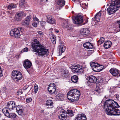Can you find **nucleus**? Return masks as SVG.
Masks as SVG:
<instances>
[{
    "label": "nucleus",
    "mask_w": 120,
    "mask_h": 120,
    "mask_svg": "<svg viewBox=\"0 0 120 120\" xmlns=\"http://www.w3.org/2000/svg\"><path fill=\"white\" fill-rule=\"evenodd\" d=\"M104 109L108 115H120V106L113 100L105 101L104 104Z\"/></svg>",
    "instance_id": "obj_1"
},
{
    "label": "nucleus",
    "mask_w": 120,
    "mask_h": 120,
    "mask_svg": "<svg viewBox=\"0 0 120 120\" xmlns=\"http://www.w3.org/2000/svg\"><path fill=\"white\" fill-rule=\"evenodd\" d=\"M32 51L37 52L38 55L40 56L44 57L45 56H47L49 54L48 50L46 49L45 47L40 44L32 43Z\"/></svg>",
    "instance_id": "obj_2"
},
{
    "label": "nucleus",
    "mask_w": 120,
    "mask_h": 120,
    "mask_svg": "<svg viewBox=\"0 0 120 120\" xmlns=\"http://www.w3.org/2000/svg\"><path fill=\"white\" fill-rule=\"evenodd\" d=\"M80 94V91L77 89H72L67 93V98L71 101L76 102L78 100Z\"/></svg>",
    "instance_id": "obj_3"
},
{
    "label": "nucleus",
    "mask_w": 120,
    "mask_h": 120,
    "mask_svg": "<svg viewBox=\"0 0 120 120\" xmlns=\"http://www.w3.org/2000/svg\"><path fill=\"white\" fill-rule=\"evenodd\" d=\"M110 7L107 9L108 14L109 15L114 13L120 7V0H111L110 3Z\"/></svg>",
    "instance_id": "obj_4"
},
{
    "label": "nucleus",
    "mask_w": 120,
    "mask_h": 120,
    "mask_svg": "<svg viewBox=\"0 0 120 120\" xmlns=\"http://www.w3.org/2000/svg\"><path fill=\"white\" fill-rule=\"evenodd\" d=\"M12 78L15 81H18L22 78V76L20 71L17 70H13L11 73Z\"/></svg>",
    "instance_id": "obj_5"
},
{
    "label": "nucleus",
    "mask_w": 120,
    "mask_h": 120,
    "mask_svg": "<svg viewBox=\"0 0 120 120\" xmlns=\"http://www.w3.org/2000/svg\"><path fill=\"white\" fill-rule=\"evenodd\" d=\"M83 18L82 15H77L72 18L74 23L76 24H81V25L84 24L85 23H82Z\"/></svg>",
    "instance_id": "obj_6"
},
{
    "label": "nucleus",
    "mask_w": 120,
    "mask_h": 120,
    "mask_svg": "<svg viewBox=\"0 0 120 120\" xmlns=\"http://www.w3.org/2000/svg\"><path fill=\"white\" fill-rule=\"evenodd\" d=\"M71 69L74 73H82L83 71V67L79 64L72 66Z\"/></svg>",
    "instance_id": "obj_7"
},
{
    "label": "nucleus",
    "mask_w": 120,
    "mask_h": 120,
    "mask_svg": "<svg viewBox=\"0 0 120 120\" xmlns=\"http://www.w3.org/2000/svg\"><path fill=\"white\" fill-rule=\"evenodd\" d=\"M10 34L16 38H19L20 36L19 30L16 28L11 30L10 31Z\"/></svg>",
    "instance_id": "obj_8"
},
{
    "label": "nucleus",
    "mask_w": 120,
    "mask_h": 120,
    "mask_svg": "<svg viewBox=\"0 0 120 120\" xmlns=\"http://www.w3.org/2000/svg\"><path fill=\"white\" fill-rule=\"evenodd\" d=\"M110 72L115 77H118L120 75V72L119 70L115 68H112L109 70Z\"/></svg>",
    "instance_id": "obj_9"
},
{
    "label": "nucleus",
    "mask_w": 120,
    "mask_h": 120,
    "mask_svg": "<svg viewBox=\"0 0 120 120\" xmlns=\"http://www.w3.org/2000/svg\"><path fill=\"white\" fill-rule=\"evenodd\" d=\"M54 84L51 83L49 86L48 90L51 93H54L55 94L57 93V92H56V87L55 86H54Z\"/></svg>",
    "instance_id": "obj_10"
},
{
    "label": "nucleus",
    "mask_w": 120,
    "mask_h": 120,
    "mask_svg": "<svg viewBox=\"0 0 120 120\" xmlns=\"http://www.w3.org/2000/svg\"><path fill=\"white\" fill-rule=\"evenodd\" d=\"M24 13L22 11H19L17 12L15 15V20L19 21L21 19L22 17L24 15Z\"/></svg>",
    "instance_id": "obj_11"
},
{
    "label": "nucleus",
    "mask_w": 120,
    "mask_h": 120,
    "mask_svg": "<svg viewBox=\"0 0 120 120\" xmlns=\"http://www.w3.org/2000/svg\"><path fill=\"white\" fill-rule=\"evenodd\" d=\"M23 64L24 68L26 69L30 68L32 64L31 62L28 59L25 60L23 62Z\"/></svg>",
    "instance_id": "obj_12"
},
{
    "label": "nucleus",
    "mask_w": 120,
    "mask_h": 120,
    "mask_svg": "<svg viewBox=\"0 0 120 120\" xmlns=\"http://www.w3.org/2000/svg\"><path fill=\"white\" fill-rule=\"evenodd\" d=\"M15 107V103L14 101H12L8 103L7 106V108L11 110L13 109Z\"/></svg>",
    "instance_id": "obj_13"
},
{
    "label": "nucleus",
    "mask_w": 120,
    "mask_h": 120,
    "mask_svg": "<svg viewBox=\"0 0 120 120\" xmlns=\"http://www.w3.org/2000/svg\"><path fill=\"white\" fill-rule=\"evenodd\" d=\"M47 22L50 24H55L56 21L53 17L51 15L46 16Z\"/></svg>",
    "instance_id": "obj_14"
},
{
    "label": "nucleus",
    "mask_w": 120,
    "mask_h": 120,
    "mask_svg": "<svg viewBox=\"0 0 120 120\" xmlns=\"http://www.w3.org/2000/svg\"><path fill=\"white\" fill-rule=\"evenodd\" d=\"M83 46L85 48L87 49H93L94 48V46L91 43L89 42H86L84 43Z\"/></svg>",
    "instance_id": "obj_15"
},
{
    "label": "nucleus",
    "mask_w": 120,
    "mask_h": 120,
    "mask_svg": "<svg viewBox=\"0 0 120 120\" xmlns=\"http://www.w3.org/2000/svg\"><path fill=\"white\" fill-rule=\"evenodd\" d=\"M75 120H86V118L85 115L81 114L77 115Z\"/></svg>",
    "instance_id": "obj_16"
},
{
    "label": "nucleus",
    "mask_w": 120,
    "mask_h": 120,
    "mask_svg": "<svg viewBox=\"0 0 120 120\" xmlns=\"http://www.w3.org/2000/svg\"><path fill=\"white\" fill-rule=\"evenodd\" d=\"M65 111H63L61 115L58 116L60 120H66L67 117L68 116L66 115V112H64Z\"/></svg>",
    "instance_id": "obj_17"
},
{
    "label": "nucleus",
    "mask_w": 120,
    "mask_h": 120,
    "mask_svg": "<svg viewBox=\"0 0 120 120\" xmlns=\"http://www.w3.org/2000/svg\"><path fill=\"white\" fill-rule=\"evenodd\" d=\"M31 18V17L30 16H27L22 22V25L26 26H28L29 24Z\"/></svg>",
    "instance_id": "obj_18"
},
{
    "label": "nucleus",
    "mask_w": 120,
    "mask_h": 120,
    "mask_svg": "<svg viewBox=\"0 0 120 120\" xmlns=\"http://www.w3.org/2000/svg\"><path fill=\"white\" fill-rule=\"evenodd\" d=\"M101 15V12L99 11L96 14V16L94 17V18L92 19V20L94 21V19H95V21L96 22H99L100 20Z\"/></svg>",
    "instance_id": "obj_19"
},
{
    "label": "nucleus",
    "mask_w": 120,
    "mask_h": 120,
    "mask_svg": "<svg viewBox=\"0 0 120 120\" xmlns=\"http://www.w3.org/2000/svg\"><path fill=\"white\" fill-rule=\"evenodd\" d=\"M63 26L64 28H66L68 30H70L72 29L73 27L72 25L69 24L67 22H65L63 24Z\"/></svg>",
    "instance_id": "obj_20"
},
{
    "label": "nucleus",
    "mask_w": 120,
    "mask_h": 120,
    "mask_svg": "<svg viewBox=\"0 0 120 120\" xmlns=\"http://www.w3.org/2000/svg\"><path fill=\"white\" fill-rule=\"evenodd\" d=\"M104 69V66L102 65H100L98 64V66H97L93 70L94 71L96 72H99Z\"/></svg>",
    "instance_id": "obj_21"
},
{
    "label": "nucleus",
    "mask_w": 120,
    "mask_h": 120,
    "mask_svg": "<svg viewBox=\"0 0 120 120\" xmlns=\"http://www.w3.org/2000/svg\"><path fill=\"white\" fill-rule=\"evenodd\" d=\"M89 81L91 83L95 82L97 80L96 78L94 76L91 75L88 77Z\"/></svg>",
    "instance_id": "obj_22"
},
{
    "label": "nucleus",
    "mask_w": 120,
    "mask_h": 120,
    "mask_svg": "<svg viewBox=\"0 0 120 120\" xmlns=\"http://www.w3.org/2000/svg\"><path fill=\"white\" fill-rule=\"evenodd\" d=\"M111 42L110 41H108L105 42L103 46L105 49H107L109 48L111 46Z\"/></svg>",
    "instance_id": "obj_23"
},
{
    "label": "nucleus",
    "mask_w": 120,
    "mask_h": 120,
    "mask_svg": "<svg viewBox=\"0 0 120 120\" xmlns=\"http://www.w3.org/2000/svg\"><path fill=\"white\" fill-rule=\"evenodd\" d=\"M69 75L68 71L67 70H63L61 73V75L64 78L67 77Z\"/></svg>",
    "instance_id": "obj_24"
},
{
    "label": "nucleus",
    "mask_w": 120,
    "mask_h": 120,
    "mask_svg": "<svg viewBox=\"0 0 120 120\" xmlns=\"http://www.w3.org/2000/svg\"><path fill=\"white\" fill-rule=\"evenodd\" d=\"M102 90L101 86H97L95 90V93L96 94H99L102 92Z\"/></svg>",
    "instance_id": "obj_25"
},
{
    "label": "nucleus",
    "mask_w": 120,
    "mask_h": 120,
    "mask_svg": "<svg viewBox=\"0 0 120 120\" xmlns=\"http://www.w3.org/2000/svg\"><path fill=\"white\" fill-rule=\"evenodd\" d=\"M90 32V31L88 28H84L82 29L80 31V33L82 34V35H87Z\"/></svg>",
    "instance_id": "obj_26"
},
{
    "label": "nucleus",
    "mask_w": 120,
    "mask_h": 120,
    "mask_svg": "<svg viewBox=\"0 0 120 120\" xmlns=\"http://www.w3.org/2000/svg\"><path fill=\"white\" fill-rule=\"evenodd\" d=\"M71 79L72 82L73 83H77L78 81V77L76 75H74L71 77Z\"/></svg>",
    "instance_id": "obj_27"
},
{
    "label": "nucleus",
    "mask_w": 120,
    "mask_h": 120,
    "mask_svg": "<svg viewBox=\"0 0 120 120\" xmlns=\"http://www.w3.org/2000/svg\"><path fill=\"white\" fill-rule=\"evenodd\" d=\"M58 5L62 7L65 5V1L64 0H58L57 2Z\"/></svg>",
    "instance_id": "obj_28"
},
{
    "label": "nucleus",
    "mask_w": 120,
    "mask_h": 120,
    "mask_svg": "<svg viewBox=\"0 0 120 120\" xmlns=\"http://www.w3.org/2000/svg\"><path fill=\"white\" fill-rule=\"evenodd\" d=\"M56 97L58 100H62L63 99L64 97V95L63 94L59 93L57 94L56 96Z\"/></svg>",
    "instance_id": "obj_29"
},
{
    "label": "nucleus",
    "mask_w": 120,
    "mask_h": 120,
    "mask_svg": "<svg viewBox=\"0 0 120 120\" xmlns=\"http://www.w3.org/2000/svg\"><path fill=\"white\" fill-rule=\"evenodd\" d=\"M66 112V114H67L69 115L68 116H70V117H72L74 115V112H73L72 110H68L67 111V112Z\"/></svg>",
    "instance_id": "obj_30"
},
{
    "label": "nucleus",
    "mask_w": 120,
    "mask_h": 120,
    "mask_svg": "<svg viewBox=\"0 0 120 120\" xmlns=\"http://www.w3.org/2000/svg\"><path fill=\"white\" fill-rule=\"evenodd\" d=\"M59 47L60 52H61V53H63L65 51V46L64 45H59Z\"/></svg>",
    "instance_id": "obj_31"
},
{
    "label": "nucleus",
    "mask_w": 120,
    "mask_h": 120,
    "mask_svg": "<svg viewBox=\"0 0 120 120\" xmlns=\"http://www.w3.org/2000/svg\"><path fill=\"white\" fill-rule=\"evenodd\" d=\"M7 109V108H4L2 109V111L4 114L6 116H9V112H8V111Z\"/></svg>",
    "instance_id": "obj_32"
},
{
    "label": "nucleus",
    "mask_w": 120,
    "mask_h": 120,
    "mask_svg": "<svg viewBox=\"0 0 120 120\" xmlns=\"http://www.w3.org/2000/svg\"><path fill=\"white\" fill-rule=\"evenodd\" d=\"M53 103L52 101V100H48L46 101V105L47 106H52L53 105Z\"/></svg>",
    "instance_id": "obj_33"
},
{
    "label": "nucleus",
    "mask_w": 120,
    "mask_h": 120,
    "mask_svg": "<svg viewBox=\"0 0 120 120\" xmlns=\"http://www.w3.org/2000/svg\"><path fill=\"white\" fill-rule=\"evenodd\" d=\"M98 64L95 62H92L90 63L91 67H92L93 70L94 69V68H95L97 66H98Z\"/></svg>",
    "instance_id": "obj_34"
},
{
    "label": "nucleus",
    "mask_w": 120,
    "mask_h": 120,
    "mask_svg": "<svg viewBox=\"0 0 120 120\" xmlns=\"http://www.w3.org/2000/svg\"><path fill=\"white\" fill-rule=\"evenodd\" d=\"M9 116H7V117L9 118H15L16 117V115L14 113H9Z\"/></svg>",
    "instance_id": "obj_35"
},
{
    "label": "nucleus",
    "mask_w": 120,
    "mask_h": 120,
    "mask_svg": "<svg viewBox=\"0 0 120 120\" xmlns=\"http://www.w3.org/2000/svg\"><path fill=\"white\" fill-rule=\"evenodd\" d=\"M104 40L105 38L103 37H101L100 38L98 42L100 44H101L104 42Z\"/></svg>",
    "instance_id": "obj_36"
},
{
    "label": "nucleus",
    "mask_w": 120,
    "mask_h": 120,
    "mask_svg": "<svg viewBox=\"0 0 120 120\" xmlns=\"http://www.w3.org/2000/svg\"><path fill=\"white\" fill-rule=\"evenodd\" d=\"M15 108L17 112H18V111H19L22 109H23L22 107L20 105H18V106H16Z\"/></svg>",
    "instance_id": "obj_37"
},
{
    "label": "nucleus",
    "mask_w": 120,
    "mask_h": 120,
    "mask_svg": "<svg viewBox=\"0 0 120 120\" xmlns=\"http://www.w3.org/2000/svg\"><path fill=\"white\" fill-rule=\"evenodd\" d=\"M34 92L35 93H36L38 90V87L37 85L35 84L34 86Z\"/></svg>",
    "instance_id": "obj_38"
},
{
    "label": "nucleus",
    "mask_w": 120,
    "mask_h": 120,
    "mask_svg": "<svg viewBox=\"0 0 120 120\" xmlns=\"http://www.w3.org/2000/svg\"><path fill=\"white\" fill-rule=\"evenodd\" d=\"M40 24L42 27L43 28L46 24V22L43 21H40Z\"/></svg>",
    "instance_id": "obj_39"
},
{
    "label": "nucleus",
    "mask_w": 120,
    "mask_h": 120,
    "mask_svg": "<svg viewBox=\"0 0 120 120\" xmlns=\"http://www.w3.org/2000/svg\"><path fill=\"white\" fill-rule=\"evenodd\" d=\"M25 0H21L20 1V6H22V5L24 4Z\"/></svg>",
    "instance_id": "obj_40"
},
{
    "label": "nucleus",
    "mask_w": 120,
    "mask_h": 120,
    "mask_svg": "<svg viewBox=\"0 0 120 120\" xmlns=\"http://www.w3.org/2000/svg\"><path fill=\"white\" fill-rule=\"evenodd\" d=\"M32 100V99L31 98H27L26 99V101L28 103L30 102Z\"/></svg>",
    "instance_id": "obj_41"
},
{
    "label": "nucleus",
    "mask_w": 120,
    "mask_h": 120,
    "mask_svg": "<svg viewBox=\"0 0 120 120\" xmlns=\"http://www.w3.org/2000/svg\"><path fill=\"white\" fill-rule=\"evenodd\" d=\"M23 93V92L22 90H19L17 93V95L21 94Z\"/></svg>",
    "instance_id": "obj_42"
},
{
    "label": "nucleus",
    "mask_w": 120,
    "mask_h": 120,
    "mask_svg": "<svg viewBox=\"0 0 120 120\" xmlns=\"http://www.w3.org/2000/svg\"><path fill=\"white\" fill-rule=\"evenodd\" d=\"M28 49L27 47H26L24 48L21 51L22 52H27L28 51Z\"/></svg>",
    "instance_id": "obj_43"
},
{
    "label": "nucleus",
    "mask_w": 120,
    "mask_h": 120,
    "mask_svg": "<svg viewBox=\"0 0 120 120\" xmlns=\"http://www.w3.org/2000/svg\"><path fill=\"white\" fill-rule=\"evenodd\" d=\"M17 112L18 113L19 115H21L22 114L23 112L22 109L19 111H18Z\"/></svg>",
    "instance_id": "obj_44"
},
{
    "label": "nucleus",
    "mask_w": 120,
    "mask_h": 120,
    "mask_svg": "<svg viewBox=\"0 0 120 120\" xmlns=\"http://www.w3.org/2000/svg\"><path fill=\"white\" fill-rule=\"evenodd\" d=\"M34 43H32L31 44V46H32V43H38V44H40L39 43V41H38V40L36 39H34Z\"/></svg>",
    "instance_id": "obj_45"
},
{
    "label": "nucleus",
    "mask_w": 120,
    "mask_h": 120,
    "mask_svg": "<svg viewBox=\"0 0 120 120\" xmlns=\"http://www.w3.org/2000/svg\"><path fill=\"white\" fill-rule=\"evenodd\" d=\"M34 21H36V22L37 23H38L39 22V20L36 17L34 18Z\"/></svg>",
    "instance_id": "obj_46"
},
{
    "label": "nucleus",
    "mask_w": 120,
    "mask_h": 120,
    "mask_svg": "<svg viewBox=\"0 0 120 120\" xmlns=\"http://www.w3.org/2000/svg\"><path fill=\"white\" fill-rule=\"evenodd\" d=\"M117 23L118 24V27L120 29L119 31H120V20L117 21Z\"/></svg>",
    "instance_id": "obj_47"
},
{
    "label": "nucleus",
    "mask_w": 120,
    "mask_h": 120,
    "mask_svg": "<svg viewBox=\"0 0 120 120\" xmlns=\"http://www.w3.org/2000/svg\"><path fill=\"white\" fill-rule=\"evenodd\" d=\"M3 76L2 73V70L1 69V67L0 66V77Z\"/></svg>",
    "instance_id": "obj_48"
},
{
    "label": "nucleus",
    "mask_w": 120,
    "mask_h": 120,
    "mask_svg": "<svg viewBox=\"0 0 120 120\" xmlns=\"http://www.w3.org/2000/svg\"><path fill=\"white\" fill-rule=\"evenodd\" d=\"M12 5L11 4H10L8 6V8L9 10L11 9L12 8L11 7Z\"/></svg>",
    "instance_id": "obj_49"
},
{
    "label": "nucleus",
    "mask_w": 120,
    "mask_h": 120,
    "mask_svg": "<svg viewBox=\"0 0 120 120\" xmlns=\"http://www.w3.org/2000/svg\"><path fill=\"white\" fill-rule=\"evenodd\" d=\"M55 39H51V41L53 44H55L56 43V40H55Z\"/></svg>",
    "instance_id": "obj_50"
},
{
    "label": "nucleus",
    "mask_w": 120,
    "mask_h": 120,
    "mask_svg": "<svg viewBox=\"0 0 120 120\" xmlns=\"http://www.w3.org/2000/svg\"><path fill=\"white\" fill-rule=\"evenodd\" d=\"M11 4L12 5L11 6L12 8L16 7L17 6L15 4L12 3Z\"/></svg>",
    "instance_id": "obj_51"
},
{
    "label": "nucleus",
    "mask_w": 120,
    "mask_h": 120,
    "mask_svg": "<svg viewBox=\"0 0 120 120\" xmlns=\"http://www.w3.org/2000/svg\"><path fill=\"white\" fill-rule=\"evenodd\" d=\"M15 57L16 58L18 59L20 57V54H18L15 55Z\"/></svg>",
    "instance_id": "obj_52"
},
{
    "label": "nucleus",
    "mask_w": 120,
    "mask_h": 120,
    "mask_svg": "<svg viewBox=\"0 0 120 120\" xmlns=\"http://www.w3.org/2000/svg\"><path fill=\"white\" fill-rule=\"evenodd\" d=\"M37 22L33 23L32 24L33 26L35 27H37Z\"/></svg>",
    "instance_id": "obj_53"
},
{
    "label": "nucleus",
    "mask_w": 120,
    "mask_h": 120,
    "mask_svg": "<svg viewBox=\"0 0 120 120\" xmlns=\"http://www.w3.org/2000/svg\"><path fill=\"white\" fill-rule=\"evenodd\" d=\"M38 33L39 34L42 35L43 34L42 32L40 31H38Z\"/></svg>",
    "instance_id": "obj_54"
},
{
    "label": "nucleus",
    "mask_w": 120,
    "mask_h": 120,
    "mask_svg": "<svg viewBox=\"0 0 120 120\" xmlns=\"http://www.w3.org/2000/svg\"><path fill=\"white\" fill-rule=\"evenodd\" d=\"M28 87H29V86H24L23 88V89L24 90H26L27 89V88H28Z\"/></svg>",
    "instance_id": "obj_55"
},
{
    "label": "nucleus",
    "mask_w": 120,
    "mask_h": 120,
    "mask_svg": "<svg viewBox=\"0 0 120 120\" xmlns=\"http://www.w3.org/2000/svg\"><path fill=\"white\" fill-rule=\"evenodd\" d=\"M8 15L9 17H10L11 16V14L9 12L8 13Z\"/></svg>",
    "instance_id": "obj_56"
},
{
    "label": "nucleus",
    "mask_w": 120,
    "mask_h": 120,
    "mask_svg": "<svg viewBox=\"0 0 120 120\" xmlns=\"http://www.w3.org/2000/svg\"><path fill=\"white\" fill-rule=\"evenodd\" d=\"M55 39V38L54 36H52L51 37V39Z\"/></svg>",
    "instance_id": "obj_57"
},
{
    "label": "nucleus",
    "mask_w": 120,
    "mask_h": 120,
    "mask_svg": "<svg viewBox=\"0 0 120 120\" xmlns=\"http://www.w3.org/2000/svg\"><path fill=\"white\" fill-rule=\"evenodd\" d=\"M19 29H20V31H22L23 30V29L21 27H20L19 28Z\"/></svg>",
    "instance_id": "obj_58"
},
{
    "label": "nucleus",
    "mask_w": 120,
    "mask_h": 120,
    "mask_svg": "<svg viewBox=\"0 0 120 120\" xmlns=\"http://www.w3.org/2000/svg\"><path fill=\"white\" fill-rule=\"evenodd\" d=\"M3 89H4V90H6V87H3Z\"/></svg>",
    "instance_id": "obj_59"
},
{
    "label": "nucleus",
    "mask_w": 120,
    "mask_h": 120,
    "mask_svg": "<svg viewBox=\"0 0 120 120\" xmlns=\"http://www.w3.org/2000/svg\"><path fill=\"white\" fill-rule=\"evenodd\" d=\"M57 33H58L59 32V31L58 30H57L56 31Z\"/></svg>",
    "instance_id": "obj_60"
},
{
    "label": "nucleus",
    "mask_w": 120,
    "mask_h": 120,
    "mask_svg": "<svg viewBox=\"0 0 120 120\" xmlns=\"http://www.w3.org/2000/svg\"><path fill=\"white\" fill-rule=\"evenodd\" d=\"M117 95H116V98H117Z\"/></svg>",
    "instance_id": "obj_61"
},
{
    "label": "nucleus",
    "mask_w": 120,
    "mask_h": 120,
    "mask_svg": "<svg viewBox=\"0 0 120 120\" xmlns=\"http://www.w3.org/2000/svg\"><path fill=\"white\" fill-rule=\"evenodd\" d=\"M46 0V1H47L48 0Z\"/></svg>",
    "instance_id": "obj_62"
},
{
    "label": "nucleus",
    "mask_w": 120,
    "mask_h": 120,
    "mask_svg": "<svg viewBox=\"0 0 120 120\" xmlns=\"http://www.w3.org/2000/svg\"><path fill=\"white\" fill-rule=\"evenodd\" d=\"M1 114H0V116H1Z\"/></svg>",
    "instance_id": "obj_63"
},
{
    "label": "nucleus",
    "mask_w": 120,
    "mask_h": 120,
    "mask_svg": "<svg viewBox=\"0 0 120 120\" xmlns=\"http://www.w3.org/2000/svg\"><path fill=\"white\" fill-rule=\"evenodd\" d=\"M89 50V51H92V50Z\"/></svg>",
    "instance_id": "obj_64"
}]
</instances>
